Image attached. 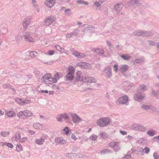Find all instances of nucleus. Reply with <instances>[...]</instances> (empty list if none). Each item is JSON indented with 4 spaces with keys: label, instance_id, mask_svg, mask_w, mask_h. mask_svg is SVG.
I'll return each instance as SVG.
<instances>
[{
    "label": "nucleus",
    "instance_id": "de8ad7c7",
    "mask_svg": "<svg viewBox=\"0 0 159 159\" xmlns=\"http://www.w3.org/2000/svg\"><path fill=\"white\" fill-rule=\"evenodd\" d=\"M118 66L117 65H115L114 66L113 69L115 70V71L117 72L118 70Z\"/></svg>",
    "mask_w": 159,
    "mask_h": 159
},
{
    "label": "nucleus",
    "instance_id": "ea45409f",
    "mask_svg": "<svg viewBox=\"0 0 159 159\" xmlns=\"http://www.w3.org/2000/svg\"><path fill=\"white\" fill-rule=\"evenodd\" d=\"M52 88L53 89H55L57 90L60 89L59 87L58 86L55 84H53L52 85Z\"/></svg>",
    "mask_w": 159,
    "mask_h": 159
},
{
    "label": "nucleus",
    "instance_id": "49530a36",
    "mask_svg": "<svg viewBox=\"0 0 159 159\" xmlns=\"http://www.w3.org/2000/svg\"><path fill=\"white\" fill-rule=\"evenodd\" d=\"M144 150H145V152L146 154H148L150 151V149L148 147H146L144 148Z\"/></svg>",
    "mask_w": 159,
    "mask_h": 159
},
{
    "label": "nucleus",
    "instance_id": "f3484780",
    "mask_svg": "<svg viewBox=\"0 0 159 159\" xmlns=\"http://www.w3.org/2000/svg\"><path fill=\"white\" fill-rule=\"evenodd\" d=\"M33 127L36 129H42L43 125L39 123H34L33 125Z\"/></svg>",
    "mask_w": 159,
    "mask_h": 159
},
{
    "label": "nucleus",
    "instance_id": "f03ea898",
    "mask_svg": "<svg viewBox=\"0 0 159 159\" xmlns=\"http://www.w3.org/2000/svg\"><path fill=\"white\" fill-rule=\"evenodd\" d=\"M43 81L46 84H51L53 83H56V80L53 78L51 77V75L50 74H47L43 77Z\"/></svg>",
    "mask_w": 159,
    "mask_h": 159
},
{
    "label": "nucleus",
    "instance_id": "bf43d9fd",
    "mask_svg": "<svg viewBox=\"0 0 159 159\" xmlns=\"http://www.w3.org/2000/svg\"><path fill=\"white\" fill-rule=\"evenodd\" d=\"M141 89L143 90H145L146 89V86L144 85H142L141 87Z\"/></svg>",
    "mask_w": 159,
    "mask_h": 159
},
{
    "label": "nucleus",
    "instance_id": "423d86ee",
    "mask_svg": "<svg viewBox=\"0 0 159 159\" xmlns=\"http://www.w3.org/2000/svg\"><path fill=\"white\" fill-rule=\"evenodd\" d=\"M23 38L25 41L30 42H33L34 41V39L31 36L30 34L28 32L26 33Z\"/></svg>",
    "mask_w": 159,
    "mask_h": 159
},
{
    "label": "nucleus",
    "instance_id": "f704fd0d",
    "mask_svg": "<svg viewBox=\"0 0 159 159\" xmlns=\"http://www.w3.org/2000/svg\"><path fill=\"white\" fill-rule=\"evenodd\" d=\"M63 131L66 135H67L69 131V128L67 127H66L63 129Z\"/></svg>",
    "mask_w": 159,
    "mask_h": 159
},
{
    "label": "nucleus",
    "instance_id": "bb28decb",
    "mask_svg": "<svg viewBox=\"0 0 159 159\" xmlns=\"http://www.w3.org/2000/svg\"><path fill=\"white\" fill-rule=\"evenodd\" d=\"M93 51L94 52H95L98 53H100L102 54L104 53V51L102 50H100L99 49H94L93 50Z\"/></svg>",
    "mask_w": 159,
    "mask_h": 159
},
{
    "label": "nucleus",
    "instance_id": "5fc2aeb1",
    "mask_svg": "<svg viewBox=\"0 0 159 159\" xmlns=\"http://www.w3.org/2000/svg\"><path fill=\"white\" fill-rule=\"evenodd\" d=\"M7 146H8L9 147L11 148H12L13 147V145L11 143H7Z\"/></svg>",
    "mask_w": 159,
    "mask_h": 159
},
{
    "label": "nucleus",
    "instance_id": "412c9836",
    "mask_svg": "<svg viewBox=\"0 0 159 159\" xmlns=\"http://www.w3.org/2000/svg\"><path fill=\"white\" fill-rule=\"evenodd\" d=\"M111 152V150L109 149H105L103 150H102L101 151V154H108L110 152Z\"/></svg>",
    "mask_w": 159,
    "mask_h": 159
},
{
    "label": "nucleus",
    "instance_id": "338daca9",
    "mask_svg": "<svg viewBox=\"0 0 159 159\" xmlns=\"http://www.w3.org/2000/svg\"><path fill=\"white\" fill-rule=\"evenodd\" d=\"M66 36L68 38L70 37L71 36L70 34H67Z\"/></svg>",
    "mask_w": 159,
    "mask_h": 159
},
{
    "label": "nucleus",
    "instance_id": "0e129e2a",
    "mask_svg": "<svg viewBox=\"0 0 159 159\" xmlns=\"http://www.w3.org/2000/svg\"><path fill=\"white\" fill-rule=\"evenodd\" d=\"M143 33L142 32H139L137 34L138 35H142L143 34Z\"/></svg>",
    "mask_w": 159,
    "mask_h": 159
},
{
    "label": "nucleus",
    "instance_id": "052dcab7",
    "mask_svg": "<svg viewBox=\"0 0 159 159\" xmlns=\"http://www.w3.org/2000/svg\"><path fill=\"white\" fill-rule=\"evenodd\" d=\"M29 131V133L32 134H34L35 133L32 130H30Z\"/></svg>",
    "mask_w": 159,
    "mask_h": 159
},
{
    "label": "nucleus",
    "instance_id": "72a5a7b5",
    "mask_svg": "<svg viewBox=\"0 0 159 159\" xmlns=\"http://www.w3.org/2000/svg\"><path fill=\"white\" fill-rule=\"evenodd\" d=\"M97 136L96 135H92L89 137V139L92 141L95 140L97 139Z\"/></svg>",
    "mask_w": 159,
    "mask_h": 159
},
{
    "label": "nucleus",
    "instance_id": "473e14b6",
    "mask_svg": "<svg viewBox=\"0 0 159 159\" xmlns=\"http://www.w3.org/2000/svg\"><path fill=\"white\" fill-rule=\"evenodd\" d=\"M20 138V135L19 134H16L15 136V140L16 141L18 140Z\"/></svg>",
    "mask_w": 159,
    "mask_h": 159
},
{
    "label": "nucleus",
    "instance_id": "58836bf2",
    "mask_svg": "<svg viewBox=\"0 0 159 159\" xmlns=\"http://www.w3.org/2000/svg\"><path fill=\"white\" fill-rule=\"evenodd\" d=\"M61 115V116L62 118L65 120H68L69 118V117L66 114H63Z\"/></svg>",
    "mask_w": 159,
    "mask_h": 159
},
{
    "label": "nucleus",
    "instance_id": "37998d69",
    "mask_svg": "<svg viewBox=\"0 0 159 159\" xmlns=\"http://www.w3.org/2000/svg\"><path fill=\"white\" fill-rule=\"evenodd\" d=\"M106 135L107 134L105 132H103L101 134V136L102 138H105L107 137Z\"/></svg>",
    "mask_w": 159,
    "mask_h": 159
},
{
    "label": "nucleus",
    "instance_id": "a878e982",
    "mask_svg": "<svg viewBox=\"0 0 159 159\" xmlns=\"http://www.w3.org/2000/svg\"><path fill=\"white\" fill-rule=\"evenodd\" d=\"M123 5L122 4L119 3L115 6V8L118 10H121L123 7Z\"/></svg>",
    "mask_w": 159,
    "mask_h": 159
},
{
    "label": "nucleus",
    "instance_id": "cd10ccee",
    "mask_svg": "<svg viewBox=\"0 0 159 159\" xmlns=\"http://www.w3.org/2000/svg\"><path fill=\"white\" fill-rule=\"evenodd\" d=\"M1 134L2 136L6 137L9 135L10 133L8 131H3L1 133Z\"/></svg>",
    "mask_w": 159,
    "mask_h": 159
},
{
    "label": "nucleus",
    "instance_id": "6e6552de",
    "mask_svg": "<svg viewBox=\"0 0 159 159\" xmlns=\"http://www.w3.org/2000/svg\"><path fill=\"white\" fill-rule=\"evenodd\" d=\"M55 2V0H46L45 2V4L48 7L51 8L53 6Z\"/></svg>",
    "mask_w": 159,
    "mask_h": 159
},
{
    "label": "nucleus",
    "instance_id": "4be33fe9",
    "mask_svg": "<svg viewBox=\"0 0 159 159\" xmlns=\"http://www.w3.org/2000/svg\"><path fill=\"white\" fill-rule=\"evenodd\" d=\"M17 116L19 118H24L25 116L24 111L19 112L17 114Z\"/></svg>",
    "mask_w": 159,
    "mask_h": 159
},
{
    "label": "nucleus",
    "instance_id": "c03bdc74",
    "mask_svg": "<svg viewBox=\"0 0 159 159\" xmlns=\"http://www.w3.org/2000/svg\"><path fill=\"white\" fill-rule=\"evenodd\" d=\"M54 51L53 50H49L48 51V54L49 55H52L54 54Z\"/></svg>",
    "mask_w": 159,
    "mask_h": 159
},
{
    "label": "nucleus",
    "instance_id": "aec40b11",
    "mask_svg": "<svg viewBox=\"0 0 159 159\" xmlns=\"http://www.w3.org/2000/svg\"><path fill=\"white\" fill-rule=\"evenodd\" d=\"M16 101L21 105H24L25 103H28L27 102H28L27 100L22 101L21 99L19 98H16Z\"/></svg>",
    "mask_w": 159,
    "mask_h": 159
},
{
    "label": "nucleus",
    "instance_id": "5701e85b",
    "mask_svg": "<svg viewBox=\"0 0 159 159\" xmlns=\"http://www.w3.org/2000/svg\"><path fill=\"white\" fill-rule=\"evenodd\" d=\"M24 112L25 116H31L33 115L32 112L28 110L24 111Z\"/></svg>",
    "mask_w": 159,
    "mask_h": 159
},
{
    "label": "nucleus",
    "instance_id": "f257e3e1",
    "mask_svg": "<svg viewBox=\"0 0 159 159\" xmlns=\"http://www.w3.org/2000/svg\"><path fill=\"white\" fill-rule=\"evenodd\" d=\"M110 120L107 117H103L98 119L97 121V124L101 127H104L110 122Z\"/></svg>",
    "mask_w": 159,
    "mask_h": 159
},
{
    "label": "nucleus",
    "instance_id": "c756f323",
    "mask_svg": "<svg viewBox=\"0 0 159 159\" xmlns=\"http://www.w3.org/2000/svg\"><path fill=\"white\" fill-rule=\"evenodd\" d=\"M22 147L20 144H17L16 146V150L18 152H20L22 150Z\"/></svg>",
    "mask_w": 159,
    "mask_h": 159
},
{
    "label": "nucleus",
    "instance_id": "69168bd1",
    "mask_svg": "<svg viewBox=\"0 0 159 159\" xmlns=\"http://www.w3.org/2000/svg\"><path fill=\"white\" fill-rule=\"evenodd\" d=\"M131 157V156L130 155H129L127 156H126L125 157L126 158H130Z\"/></svg>",
    "mask_w": 159,
    "mask_h": 159
},
{
    "label": "nucleus",
    "instance_id": "dca6fc26",
    "mask_svg": "<svg viewBox=\"0 0 159 159\" xmlns=\"http://www.w3.org/2000/svg\"><path fill=\"white\" fill-rule=\"evenodd\" d=\"M134 126H135L133 128L134 129H137L140 131H145L146 130V128H144L142 126H139L137 124H134L133 125Z\"/></svg>",
    "mask_w": 159,
    "mask_h": 159
},
{
    "label": "nucleus",
    "instance_id": "6e6d98bb",
    "mask_svg": "<svg viewBox=\"0 0 159 159\" xmlns=\"http://www.w3.org/2000/svg\"><path fill=\"white\" fill-rule=\"evenodd\" d=\"M39 92L40 93H48V90H42L40 91H39Z\"/></svg>",
    "mask_w": 159,
    "mask_h": 159
},
{
    "label": "nucleus",
    "instance_id": "2f4dec72",
    "mask_svg": "<svg viewBox=\"0 0 159 159\" xmlns=\"http://www.w3.org/2000/svg\"><path fill=\"white\" fill-rule=\"evenodd\" d=\"M54 77L53 78L55 80H56L55 81L56 82V83L57 82V80L59 79V75L58 73H56L54 75Z\"/></svg>",
    "mask_w": 159,
    "mask_h": 159
},
{
    "label": "nucleus",
    "instance_id": "39448f33",
    "mask_svg": "<svg viewBox=\"0 0 159 159\" xmlns=\"http://www.w3.org/2000/svg\"><path fill=\"white\" fill-rule=\"evenodd\" d=\"M109 145L110 147L113 148L115 151H118L120 149L118 142L112 141L109 144Z\"/></svg>",
    "mask_w": 159,
    "mask_h": 159
},
{
    "label": "nucleus",
    "instance_id": "4468645a",
    "mask_svg": "<svg viewBox=\"0 0 159 159\" xmlns=\"http://www.w3.org/2000/svg\"><path fill=\"white\" fill-rule=\"evenodd\" d=\"M129 66L128 65H124L121 66L120 70L121 72L124 73L126 72Z\"/></svg>",
    "mask_w": 159,
    "mask_h": 159
},
{
    "label": "nucleus",
    "instance_id": "4d7b16f0",
    "mask_svg": "<svg viewBox=\"0 0 159 159\" xmlns=\"http://www.w3.org/2000/svg\"><path fill=\"white\" fill-rule=\"evenodd\" d=\"M120 133L123 135L126 134L127 133L125 131H123L122 130L120 131Z\"/></svg>",
    "mask_w": 159,
    "mask_h": 159
},
{
    "label": "nucleus",
    "instance_id": "a18cd8bd",
    "mask_svg": "<svg viewBox=\"0 0 159 159\" xmlns=\"http://www.w3.org/2000/svg\"><path fill=\"white\" fill-rule=\"evenodd\" d=\"M144 149L143 148H141L139 149V154L140 155H142L144 153Z\"/></svg>",
    "mask_w": 159,
    "mask_h": 159
},
{
    "label": "nucleus",
    "instance_id": "b1692460",
    "mask_svg": "<svg viewBox=\"0 0 159 159\" xmlns=\"http://www.w3.org/2000/svg\"><path fill=\"white\" fill-rule=\"evenodd\" d=\"M106 73V75L108 77H110L111 75V68H109L107 69V70H105Z\"/></svg>",
    "mask_w": 159,
    "mask_h": 159
},
{
    "label": "nucleus",
    "instance_id": "9d476101",
    "mask_svg": "<svg viewBox=\"0 0 159 159\" xmlns=\"http://www.w3.org/2000/svg\"><path fill=\"white\" fill-rule=\"evenodd\" d=\"M55 142L61 144H64L66 143V141L62 138L57 137L55 139Z\"/></svg>",
    "mask_w": 159,
    "mask_h": 159
},
{
    "label": "nucleus",
    "instance_id": "7c9ffc66",
    "mask_svg": "<svg viewBox=\"0 0 159 159\" xmlns=\"http://www.w3.org/2000/svg\"><path fill=\"white\" fill-rule=\"evenodd\" d=\"M121 57L125 60H128L130 58V57L128 55H122Z\"/></svg>",
    "mask_w": 159,
    "mask_h": 159
},
{
    "label": "nucleus",
    "instance_id": "20e7f679",
    "mask_svg": "<svg viewBox=\"0 0 159 159\" xmlns=\"http://www.w3.org/2000/svg\"><path fill=\"white\" fill-rule=\"evenodd\" d=\"M54 20L55 18L53 16H48L45 19L44 25L46 26H48L51 25Z\"/></svg>",
    "mask_w": 159,
    "mask_h": 159
},
{
    "label": "nucleus",
    "instance_id": "ddd939ff",
    "mask_svg": "<svg viewBox=\"0 0 159 159\" xmlns=\"http://www.w3.org/2000/svg\"><path fill=\"white\" fill-rule=\"evenodd\" d=\"M5 115L8 117H12L16 116V113L13 111H9L7 112Z\"/></svg>",
    "mask_w": 159,
    "mask_h": 159
},
{
    "label": "nucleus",
    "instance_id": "79ce46f5",
    "mask_svg": "<svg viewBox=\"0 0 159 159\" xmlns=\"http://www.w3.org/2000/svg\"><path fill=\"white\" fill-rule=\"evenodd\" d=\"M136 97L138 99L140 100L143 98L144 96L143 95L140 96V95H137L136 96Z\"/></svg>",
    "mask_w": 159,
    "mask_h": 159
},
{
    "label": "nucleus",
    "instance_id": "7ed1b4c3",
    "mask_svg": "<svg viewBox=\"0 0 159 159\" xmlns=\"http://www.w3.org/2000/svg\"><path fill=\"white\" fill-rule=\"evenodd\" d=\"M68 70L69 72L66 76V79L67 80H71L74 78L75 70L72 66H69Z\"/></svg>",
    "mask_w": 159,
    "mask_h": 159
},
{
    "label": "nucleus",
    "instance_id": "603ef678",
    "mask_svg": "<svg viewBox=\"0 0 159 159\" xmlns=\"http://www.w3.org/2000/svg\"><path fill=\"white\" fill-rule=\"evenodd\" d=\"M62 117L61 115L59 116L57 118V121H61L62 120H61Z\"/></svg>",
    "mask_w": 159,
    "mask_h": 159
},
{
    "label": "nucleus",
    "instance_id": "c85d7f7f",
    "mask_svg": "<svg viewBox=\"0 0 159 159\" xmlns=\"http://www.w3.org/2000/svg\"><path fill=\"white\" fill-rule=\"evenodd\" d=\"M37 55V53L34 51L31 52L30 53V56L32 58H34Z\"/></svg>",
    "mask_w": 159,
    "mask_h": 159
},
{
    "label": "nucleus",
    "instance_id": "6ab92c4d",
    "mask_svg": "<svg viewBox=\"0 0 159 159\" xmlns=\"http://www.w3.org/2000/svg\"><path fill=\"white\" fill-rule=\"evenodd\" d=\"M82 75V73L81 71H79L77 72L76 75V80H81V79H82L84 78V77H81V75Z\"/></svg>",
    "mask_w": 159,
    "mask_h": 159
},
{
    "label": "nucleus",
    "instance_id": "1a4fd4ad",
    "mask_svg": "<svg viewBox=\"0 0 159 159\" xmlns=\"http://www.w3.org/2000/svg\"><path fill=\"white\" fill-rule=\"evenodd\" d=\"M82 81L85 82L89 83H95L96 82V80L94 78L90 77L88 78L84 77V78L81 79Z\"/></svg>",
    "mask_w": 159,
    "mask_h": 159
},
{
    "label": "nucleus",
    "instance_id": "e433bc0d",
    "mask_svg": "<svg viewBox=\"0 0 159 159\" xmlns=\"http://www.w3.org/2000/svg\"><path fill=\"white\" fill-rule=\"evenodd\" d=\"M27 139L26 137H24L20 140V142L21 143H23L26 141Z\"/></svg>",
    "mask_w": 159,
    "mask_h": 159
},
{
    "label": "nucleus",
    "instance_id": "393cba45",
    "mask_svg": "<svg viewBox=\"0 0 159 159\" xmlns=\"http://www.w3.org/2000/svg\"><path fill=\"white\" fill-rule=\"evenodd\" d=\"M85 64L89 65L87 63L85 62H80L78 63L77 64V66L82 68H84V65H85Z\"/></svg>",
    "mask_w": 159,
    "mask_h": 159
},
{
    "label": "nucleus",
    "instance_id": "a211bd4d",
    "mask_svg": "<svg viewBox=\"0 0 159 159\" xmlns=\"http://www.w3.org/2000/svg\"><path fill=\"white\" fill-rule=\"evenodd\" d=\"M44 142V139L43 137H41L40 139L36 140L35 143L38 145H42Z\"/></svg>",
    "mask_w": 159,
    "mask_h": 159
},
{
    "label": "nucleus",
    "instance_id": "c9c22d12",
    "mask_svg": "<svg viewBox=\"0 0 159 159\" xmlns=\"http://www.w3.org/2000/svg\"><path fill=\"white\" fill-rule=\"evenodd\" d=\"M155 131H149L148 132V134L151 136H153L154 135Z\"/></svg>",
    "mask_w": 159,
    "mask_h": 159
},
{
    "label": "nucleus",
    "instance_id": "9b49d317",
    "mask_svg": "<svg viewBox=\"0 0 159 159\" xmlns=\"http://www.w3.org/2000/svg\"><path fill=\"white\" fill-rule=\"evenodd\" d=\"M71 116L72 120L74 123L79 122L81 120L80 118L75 114H71Z\"/></svg>",
    "mask_w": 159,
    "mask_h": 159
},
{
    "label": "nucleus",
    "instance_id": "e2e57ef3",
    "mask_svg": "<svg viewBox=\"0 0 159 159\" xmlns=\"http://www.w3.org/2000/svg\"><path fill=\"white\" fill-rule=\"evenodd\" d=\"M54 92L52 91H50L49 92V93L50 94H53Z\"/></svg>",
    "mask_w": 159,
    "mask_h": 159
},
{
    "label": "nucleus",
    "instance_id": "2eb2a0df",
    "mask_svg": "<svg viewBox=\"0 0 159 159\" xmlns=\"http://www.w3.org/2000/svg\"><path fill=\"white\" fill-rule=\"evenodd\" d=\"M73 54L78 58L83 57L85 56L84 54L82 53H80L76 51H75L73 52Z\"/></svg>",
    "mask_w": 159,
    "mask_h": 159
},
{
    "label": "nucleus",
    "instance_id": "a19ab883",
    "mask_svg": "<svg viewBox=\"0 0 159 159\" xmlns=\"http://www.w3.org/2000/svg\"><path fill=\"white\" fill-rule=\"evenodd\" d=\"M71 138L72 139L75 141L77 139V138H76L75 135L74 134H72L71 136Z\"/></svg>",
    "mask_w": 159,
    "mask_h": 159
},
{
    "label": "nucleus",
    "instance_id": "09e8293b",
    "mask_svg": "<svg viewBox=\"0 0 159 159\" xmlns=\"http://www.w3.org/2000/svg\"><path fill=\"white\" fill-rule=\"evenodd\" d=\"M88 64L89 65H86V64H85V65H84V68L89 69L91 67V65L88 63Z\"/></svg>",
    "mask_w": 159,
    "mask_h": 159
},
{
    "label": "nucleus",
    "instance_id": "774afa93",
    "mask_svg": "<svg viewBox=\"0 0 159 159\" xmlns=\"http://www.w3.org/2000/svg\"><path fill=\"white\" fill-rule=\"evenodd\" d=\"M140 60L137 59L135 60V61L137 63H139L140 62V61H140Z\"/></svg>",
    "mask_w": 159,
    "mask_h": 159
},
{
    "label": "nucleus",
    "instance_id": "680f3d73",
    "mask_svg": "<svg viewBox=\"0 0 159 159\" xmlns=\"http://www.w3.org/2000/svg\"><path fill=\"white\" fill-rule=\"evenodd\" d=\"M4 114V112L3 111H2L1 110H0V116H2Z\"/></svg>",
    "mask_w": 159,
    "mask_h": 159
},
{
    "label": "nucleus",
    "instance_id": "f8f14e48",
    "mask_svg": "<svg viewBox=\"0 0 159 159\" xmlns=\"http://www.w3.org/2000/svg\"><path fill=\"white\" fill-rule=\"evenodd\" d=\"M30 22V20L29 18H26L24 19L23 22V25L25 30L27 29L28 26L29 25Z\"/></svg>",
    "mask_w": 159,
    "mask_h": 159
},
{
    "label": "nucleus",
    "instance_id": "0eeeda50",
    "mask_svg": "<svg viewBox=\"0 0 159 159\" xmlns=\"http://www.w3.org/2000/svg\"><path fill=\"white\" fill-rule=\"evenodd\" d=\"M128 99V98L127 96H124L119 98L118 102L120 104H124L127 102Z\"/></svg>",
    "mask_w": 159,
    "mask_h": 159
},
{
    "label": "nucleus",
    "instance_id": "4c0bfd02",
    "mask_svg": "<svg viewBox=\"0 0 159 159\" xmlns=\"http://www.w3.org/2000/svg\"><path fill=\"white\" fill-rule=\"evenodd\" d=\"M102 2H101V3L98 2H96L94 3V5L96 6L97 7H98L100 6L101 4L102 3Z\"/></svg>",
    "mask_w": 159,
    "mask_h": 159
},
{
    "label": "nucleus",
    "instance_id": "13d9d810",
    "mask_svg": "<svg viewBox=\"0 0 159 159\" xmlns=\"http://www.w3.org/2000/svg\"><path fill=\"white\" fill-rule=\"evenodd\" d=\"M142 108L143 109L146 110V109H148L149 108V107L148 106L145 105V106H143L142 107Z\"/></svg>",
    "mask_w": 159,
    "mask_h": 159
},
{
    "label": "nucleus",
    "instance_id": "3c124183",
    "mask_svg": "<svg viewBox=\"0 0 159 159\" xmlns=\"http://www.w3.org/2000/svg\"><path fill=\"white\" fill-rule=\"evenodd\" d=\"M78 2L80 3L84 4V5H88V3L86 2H84L83 1H78Z\"/></svg>",
    "mask_w": 159,
    "mask_h": 159
},
{
    "label": "nucleus",
    "instance_id": "8fccbe9b",
    "mask_svg": "<svg viewBox=\"0 0 159 159\" xmlns=\"http://www.w3.org/2000/svg\"><path fill=\"white\" fill-rule=\"evenodd\" d=\"M70 11L71 10L70 9H66L65 11V13L66 14H69L70 12Z\"/></svg>",
    "mask_w": 159,
    "mask_h": 159
},
{
    "label": "nucleus",
    "instance_id": "864d4df0",
    "mask_svg": "<svg viewBox=\"0 0 159 159\" xmlns=\"http://www.w3.org/2000/svg\"><path fill=\"white\" fill-rule=\"evenodd\" d=\"M153 156L155 159H159V156H158L156 153H154Z\"/></svg>",
    "mask_w": 159,
    "mask_h": 159
}]
</instances>
